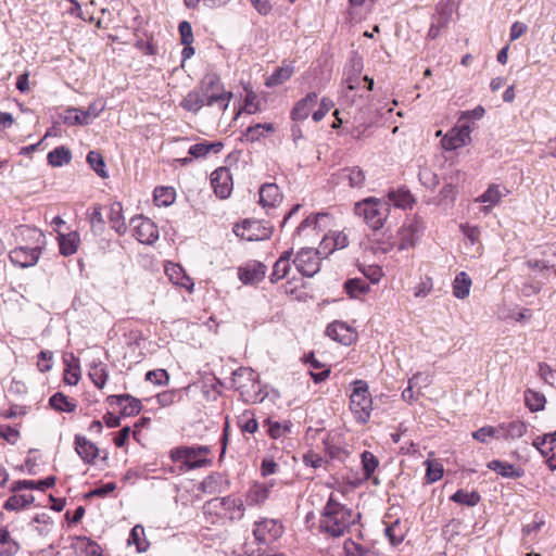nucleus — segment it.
Instances as JSON below:
<instances>
[{"label": "nucleus", "mask_w": 556, "mask_h": 556, "mask_svg": "<svg viewBox=\"0 0 556 556\" xmlns=\"http://www.w3.org/2000/svg\"><path fill=\"white\" fill-rule=\"evenodd\" d=\"M359 517L358 513H354L330 496L324 507L319 527L332 536H341L352 525L356 523Z\"/></svg>", "instance_id": "nucleus-1"}, {"label": "nucleus", "mask_w": 556, "mask_h": 556, "mask_svg": "<svg viewBox=\"0 0 556 556\" xmlns=\"http://www.w3.org/2000/svg\"><path fill=\"white\" fill-rule=\"evenodd\" d=\"M21 233L27 235L35 245L15 248L10 252L9 257L14 265L22 268L34 266L39 260L45 235L39 229L30 227H22Z\"/></svg>", "instance_id": "nucleus-2"}, {"label": "nucleus", "mask_w": 556, "mask_h": 556, "mask_svg": "<svg viewBox=\"0 0 556 556\" xmlns=\"http://www.w3.org/2000/svg\"><path fill=\"white\" fill-rule=\"evenodd\" d=\"M354 212L357 216L363 217L370 228L378 230L383 227L390 208L386 200L370 197L357 202Z\"/></svg>", "instance_id": "nucleus-3"}, {"label": "nucleus", "mask_w": 556, "mask_h": 556, "mask_svg": "<svg viewBox=\"0 0 556 556\" xmlns=\"http://www.w3.org/2000/svg\"><path fill=\"white\" fill-rule=\"evenodd\" d=\"M353 390L350 395V409L358 424L365 425L370 419L372 399L368 384L364 380L353 381Z\"/></svg>", "instance_id": "nucleus-4"}, {"label": "nucleus", "mask_w": 556, "mask_h": 556, "mask_svg": "<svg viewBox=\"0 0 556 556\" xmlns=\"http://www.w3.org/2000/svg\"><path fill=\"white\" fill-rule=\"evenodd\" d=\"M201 91L206 99V105L213 106L217 104L220 110L225 111L232 93L224 89L220 77L215 73L206 74L201 81Z\"/></svg>", "instance_id": "nucleus-5"}, {"label": "nucleus", "mask_w": 556, "mask_h": 556, "mask_svg": "<svg viewBox=\"0 0 556 556\" xmlns=\"http://www.w3.org/2000/svg\"><path fill=\"white\" fill-rule=\"evenodd\" d=\"M232 386L247 402L258 400V377L252 368L240 367L232 374Z\"/></svg>", "instance_id": "nucleus-6"}, {"label": "nucleus", "mask_w": 556, "mask_h": 556, "mask_svg": "<svg viewBox=\"0 0 556 556\" xmlns=\"http://www.w3.org/2000/svg\"><path fill=\"white\" fill-rule=\"evenodd\" d=\"M208 453L206 446H178L170 451L173 462L181 463L184 471L201 468L206 464L204 456Z\"/></svg>", "instance_id": "nucleus-7"}, {"label": "nucleus", "mask_w": 556, "mask_h": 556, "mask_svg": "<svg viewBox=\"0 0 556 556\" xmlns=\"http://www.w3.org/2000/svg\"><path fill=\"white\" fill-rule=\"evenodd\" d=\"M203 509L210 514L224 510L231 521L241 520L245 511L243 501L232 495L212 498L204 504Z\"/></svg>", "instance_id": "nucleus-8"}, {"label": "nucleus", "mask_w": 556, "mask_h": 556, "mask_svg": "<svg viewBox=\"0 0 556 556\" xmlns=\"http://www.w3.org/2000/svg\"><path fill=\"white\" fill-rule=\"evenodd\" d=\"M130 227L134 237L143 244H152L159 239L157 226L143 216H136L130 219Z\"/></svg>", "instance_id": "nucleus-9"}, {"label": "nucleus", "mask_w": 556, "mask_h": 556, "mask_svg": "<svg viewBox=\"0 0 556 556\" xmlns=\"http://www.w3.org/2000/svg\"><path fill=\"white\" fill-rule=\"evenodd\" d=\"M293 264L303 276L313 277L320 269L319 252L311 248H303L296 253Z\"/></svg>", "instance_id": "nucleus-10"}, {"label": "nucleus", "mask_w": 556, "mask_h": 556, "mask_svg": "<svg viewBox=\"0 0 556 556\" xmlns=\"http://www.w3.org/2000/svg\"><path fill=\"white\" fill-rule=\"evenodd\" d=\"M471 126L464 122L451 128L441 140L444 150L453 151L465 147L470 141Z\"/></svg>", "instance_id": "nucleus-11"}, {"label": "nucleus", "mask_w": 556, "mask_h": 556, "mask_svg": "<svg viewBox=\"0 0 556 556\" xmlns=\"http://www.w3.org/2000/svg\"><path fill=\"white\" fill-rule=\"evenodd\" d=\"M235 233L247 241H261L270 237L271 227L263 225L260 220L247 219L242 225L236 226Z\"/></svg>", "instance_id": "nucleus-12"}, {"label": "nucleus", "mask_w": 556, "mask_h": 556, "mask_svg": "<svg viewBox=\"0 0 556 556\" xmlns=\"http://www.w3.org/2000/svg\"><path fill=\"white\" fill-rule=\"evenodd\" d=\"M283 532L282 526L274 519H264L254 523L253 535L258 544L276 541Z\"/></svg>", "instance_id": "nucleus-13"}, {"label": "nucleus", "mask_w": 556, "mask_h": 556, "mask_svg": "<svg viewBox=\"0 0 556 556\" xmlns=\"http://www.w3.org/2000/svg\"><path fill=\"white\" fill-rule=\"evenodd\" d=\"M424 232L422 223L416 218H413L404 224L400 231V244L399 250L412 249L419 241Z\"/></svg>", "instance_id": "nucleus-14"}, {"label": "nucleus", "mask_w": 556, "mask_h": 556, "mask_svg": "<svg viewBox=\"0 0 556 556\" xmlns=\"http://www.w3.org/2000/svg\"><path fill=\"white\" fill-rule=\"evenodd\" d=\"M211 184L218 198L227 199L233 186L230 170L227 167L215 169L211 175Z\"/></svg>", "instance_id": "nucleus-15"}, {"label": "nucleus", "mask_w": 556, "mask_h": 556, "mask_svg": "<svg viewBox=\"0 0 556 556\" xmlns=\"http://www.w3.org/2000/svg\"><path fill=\"white\" fill-rule=\"evenodd\" d=\"M363 68V62L361 58H353L351 60L350 68L345 72V84L349 90H356L359 88L362 81H366L367 89L372 90L374 80L368 76L359 77L361 71Z\"/></svg>", "instance_id": "nucleus-16"}, {"label": "nucleus", "mask_w": 556, "mask_h": 556, "mask_svg": "<svg viewBox=\"0 0 556 556\" xmlns=\"http://www.w3.org/2000/svg\"><path fill=\"white\" fill-rule=\"evenodd\" d=\"M326 333L330 339L343 345L352 344L357 337L356 331L343 321L331 323L327 327Z\"/></svg>", "instance_id": "nucleus-17"}, {"label": "nucleus", "mask_w": 556, "mask_h": 556, "mask_svg": "<svg viewBox=\"0 0 556 556\" xmlns=\"http://www.w3.org/2000/svg\"><path fill=\"white\" fill-rule=\"evenodd\" d=\"M108 402L121 406V414L125 417L138 415L142 409L140 400L130 394L110 395Z\"/></svg>", "instance_id": "nucleus-18"}, {"label": "nucleus", "mask_w": 556, "mask_h": 556, "mask_svg": "<svg viewBox=\"0 0 556 556\" xmlns=\"http://www.w3.org/2000/svg\"><path fill=\"white\" fill-rule=\"evenodd\" d=\"M103 110L104 104L102 102H92L86 110L72 108V113H75L74 116H72V124L81 126L89 125Z\"/></svg>", "instance_id": "nucleus-19"}, {"label": "nucleus", "mask_w": 556, "mask_h": 556, "mask_svg": "<svg viewBox=\"0 0 556 556\" xmlns=\"http://www.w3.org/2000/svg\"><path fill=\"white\" fill-rule=\"evenodd\" d=\"M528 431V425L521 420L502 422L497 426L498 438L504 440H516L522 438Z\"/></svg>", "instance_id": "nucleus-20"}, {"label": "nucleus", "mask_w": 556, "mask_h": 556, "mask_svg": "<svg viewBox=\"0 0 556 556\" xmlns=\"http://www.w3.org/2000/svg\"><path fill=\"white\" fill-rule=\"evenodd\" d=\"M72 548L81 556H103L100 545L85 536H77L72 540Z\"/></svg>", "instance_id": "nucleus-21"}, {"label": "nucleus", "mask_w": 556, "mask_h": 556, "mask_svg": "<svg viewBox=\"0 0 556 556\" xmlns=\"http://www.w3.org/2000/svg\"><path fill=\"white\" fill-rule=\"evenodd\" d=\"M317 102V93L309 92L303 99L299 100L291 111V117L294 121H304L308 117L313 106Z\"/></svg>", "instance_id": "nucleus-22"}, {"label": "nucleus", "mask_w": 556, "mask_h": 556, "mask_svg": "<svg viewBox=\"0 0 556 556\" xmlns=\"http://www.w3.org/2000/svg\"><path fill=\"white\" fill-rule=\"evenodd\" d=\"M389 206H393L402 210L410 208L415 202L409 190L405 188L391 189L387 194Z\"/></svg>", "instance_id": "nucleus-23"}, {"label": "nucleus", "mask_w": 556, "mask_h": 556, "mask_svg": "<svg viewBox=\"0 0 556 556\" xmlns=\"http://www.w3.org/2000/svg\"><path fill=\"white\" fill-rule=\"evenodd\" d=\"M165 274L168 279L176 286L184 287L188 290H192L193 282L186 275L184 268L175 263H168L165 265Z\"/></svg>", "instance_id": "nucleus-24"}, {"label": "nucleus", "mask_w": 556, "mask_h": 556, "mask_svg": "<svg viewBox=\"0 0 556 556\" xmlns=\"http://www.w3.org/2000/svg\"><path fill=\"white\" fill-rule=\"evenodd\" d=\"M282 200L279 187L276 184H265L260 189V204L263 207H275Z\"/></svg>", "instance_id": "nucleus-25"}, {"label": "nucleus", "mask_w": 556, "mask_h": 556, "mask_svg": "<svg viewBox=\"0 0 556 556\" xmlns=\"http://www.w3.org/2000/svg\"><path fill=\"white\" fill-rule=\"evenodd\" d=\"M271 486V484L267 485L260 482L253 483L245 493V503L249 506H255L264 503L269 496Z\"/></svg>", "instance_id": "nucleus-26"}, {"label": "nucleus", "mask_w": 556, "mask_h": 556, "mask_svg": "<svg viewBox=\"0 0 556 556\" xmlns=\"http://www.w3.org/2000/svg\"><path fill=\"white\" fill-rule=\"evenodd\" d=\"M75 451L86 463L93 462L99 455V448L92 442L79 435H76Z\"/></svg>", "instance_id": "nucleus-27"}, {"label": "nucleus", "mask_w": 556, "mask_h": 556, "mask_svg": "<svg viewBox=\"0 0 556 556\" xmlns=\"http://www.w3.org/2000/svg\"><path fill=\"white\" fill-rule=\"evenodd\" d=\"M338 178L340 182H346L351 188H358L365 181V174L358 166L345 167L339 172Z\"/></svg>", "instance_id": "nucleus-28"}, {"label": "nucleus", "mask_w": 556, "mask_h": 556, "mask_svg": "<svg viewBox=\"0 0 556 556\" xmlns=\"http://www.w3.org/2000/svg\"><path fill=\"white\" fill-rule=\"evenodd\" d=\"M266 273V267L261 263H255L240 268L239 278L243 283H255L261 281Z\"/></svg>", "instance_id": "nucleus-29"}, {"label": "nucleus", "mask_w": 556, "mask_h": 556, "mask_svg": "<svg viewBox=\"0 0 556 556\" xmlns=\"http://www.w3.org/2000/svg\"><path fill=\"white\" fill-rule=\"evenodd\" d=\"M109 223L118 235H124L127 231V226L123 216L122 203L113 202L110 205Z\"/></svg>", "instance_id": "nucleus-30"}, {"label": "nucleus", "mask_w": 556, "mask_h": 556, "mask_svg": "<svg viewBox=\"0 0 556 556\" xmlns=\"http://www.w3.org/2000/svg\"><path fill=\"white\" fill-rule=\"evenodd\" d=\"M486 466L490 470L496 471L504 478H520L523 473V471L516 468L515 465L500 459H493L489 462Z\"/></svg>", "instance_id": "nucleus-31"}, {"label": "nucleus", "mask_w": 556, "mask_h": 556, "mask_svg": "<svg viewBox=\"0 0 556 556\" xmlns=\"http://www.w3.org/2000/svg\"><path fill=\"white\" fill-rule=\"evenodd\" d=\"M180 105L188 112L197 113L203 108V105H206V99L202 91L191 90L182 99Z\"/></svg>", "instance_id": "nucleus-32"}, {"label": "nucleus", "mask_w": 556, "mask_h": 556, "mask_svg": "<svg viewBox=\"0 0 556 556\" xmlns=\"http://www.w3.org/2000/svg\"><path fill=\"white\" fill-rule=\"evenodd\" d=\"M292 255V251H286L276 261L274 264L273 273L270 275V279L273 282L281 280L288 277V274L291 269L290 257Z\"/></svg>", "instance_id": "nucleus-33"}, {"label": "nucleus", "mask_w": 556, "mask_h": 556, "mask_svg": "<svg viewBox=\"0 0 556 556\" xmlns=\"http://www.w3.org/2000/svg\"><path fill=\"white\" fill-rule=\"evenodd\" d=\"M53 483H54V478L53 477H48L46 479L38 480V481H35V480H20V481H15V482L12 483L11 490L13 492H18V491H22V490H33V489H37V490L43 491V490L50 488Z\"/></svg>", "instance_id": "nucleus-34"}, {"label": "nucleus", "mask_w": 556, "mask_h": 556, "mask_svg": "<svg viewBox=\"0 0 556 556\" xmlns=\"http://www.w3.org/2000/svg\"><path fill=\"white\" fill-rule=\"evenodd\" d=\"M275 131V126L271 123L264 124H255L249 126L244 132V137L247 141L256 142L262 138L266 137V134H270Z\"/></svg>", "instance_id": "nucleus-35"}, {"label": "nucleus", "mask_w": 556, "mask_h": 556, "mask_svg": "<svg viewBox=\"0 0 556 556\" xmlns=\"http://www.w3.org/2000/svg\"><path fill=\"white\" fill-rule=\"evenodd\" d=\"M502 199V192L497 185H491L489 188L476 199L477 202L485 203L482 211L484 213H489L490 210L496 205Z\"/></svg>", "instance_id": "nucleus-36"}, {"label": "nucleus", "mask_w": 556, "mask_h": 556, "mask_svg": "<svg viewBox=\"0 0 556 556\" xmlns=\"http://www.w3.org/2000/svg\"><path fill=\"white\" fill-rule=\"evenodd\" d=\"M20 549L18 543L5 528H0V556H14Z\"/></svg>", "instance_id": "nucleus-37"}, {"label": "nucleus", "mask_w": 556, "mask_h": 556, "mask_svg": "<svg viewBox=\"0 0 556 556\" xmlns=\"http://www.w3.org/2000/svg\"><path fill=\"white\" fill-rule=\"evenodd\" d=\"M471 287V279L470 277L465 273H459L453 282V294L457 299H465L469 295Z\"/></svg>", "instance_id": "nucleus-38"}, {"label": "nucleus", "mask_w": 556, "mask_h": 556, "mask_svg": "<svg viewBox=\"0 0 556 556\" xmlns=\"http://www.w3.org/2000/svg\"><path fill=\"white\" fill-rule=\"evenodd\" d=\"M525 402L531 412H539L545 407V396L541 392L528 389L525 391Z\"/></svg>", "instance_id": "nucleus-39"}, {"label": "nucleus", "mask_w": 556, "mask_h": 556, "mask_svg": "<svg viewBox=\"0 0 556 556\" xmlns=\"http://www.w3.org/2000/svg\"><path fill=\"white\" fill-rule=\"evenodd\" d=\"M223 149L222 142H201L190 147L189 154L194 157H204L210 152L218 153Z\"/></svg>", "instance_id": "nucleus-40"}, {"label": "nucleus", "mask_w": 556, "mask_h": 556, "mask_svg": "<svg viewBox=\"0 0 556 556\" xmlns=\"http://www.w3.org/2000/svg\"><path fill=\"white\" fill-rule=\"evenodd\" d=\"M34 500L31 494H14L5 501L3 507L7 510H18L29 506Z\"/></svg>", "instance_id": "nucleus-41"}, {"label": "nucleus", "mask_w": 556, "mask_h": 556, "mask_svg": "<svg viewBox=\"0 0 556 556\" xmlns=\"http://www.w3.org/2000/svg\"><path fill=\"white\" fill-rule=\"evenodd\" d=\"M451 501L457 504L473 507L481 501V496L476 491L467 492L465 490H458L451 496Z\"/></svg>", "instance_id": "nucleus-42"}, {"label": "nucleus", "mask_w": 556, "mask_h": 556, "mask_svg": "<svg viewBox=\"0 0 556 556\" xmlns=\"http://www.w3.org/2000/svg\"><path fill=\"white\" fill-rule=\"evenodd\" d=\"M293 74L291 66L278 67L265 81L268 88L279 86L285 81L289 80Z\"/></svg>", "instance_id": "nucleus-43"}, {"label": "nucleus", "mask_w": 556, "mask_h": 556, "mask_svg": "<svg viewBox=\"0 0 556 556\" xmlns=\"http://www.w3.org/2000/svg\"><path fill=\"white\" fill-rule=\"evenodd\" d=\"M153 197L157 206H168L174 203L176 192L172 187H156Z\"/></svg>", "instance_id": "nucleus-44"}, {"label": "nucleus", "mask_w": 556, "mask_h": 556, "mask_svg": "<svg viewBox=\"0 0 556 556\" xmlns=\"http://www.w3.org/2000/svg\"><path fill=\"white\" fill-rule=\"evenodd\" d=\"M344 288H345L346 293L351 298H359L362 294L367 293L369 291L370 287L364 279L353 278V279H349L344 283Z\"/></svg>", "instance_id": "nucleus-45"}, {"label": "nucleus", "mask_w": 556, "mask_h": 556, "mask_svg": "<svg viewBox=\"0 0 556 556\" xmlns=\"http://www.w3.org/2000/svg\"><path fill=\"white\" fill-rule=\"evenodd\" d=\"M453 13V5L448 2H440L437 5L435 14L432 17V22L437 23L441 27H446Z\"/></svg>", "instance_id": "nucleus-46"}, {"label": "nucleus", "mask_w": 556, "mask_h": 556, "mask_svg": "<svg viewBox=\"0 0 556 556\" xmlns=\"http://www.w3.org/2000/svg\"><path fill=\"white\" fill-rule=\"evenodd\" d=\"M89 377L97 388L102 389L108 380L105 366L101 363L91 365L89 369Z\"/></svg>", "instance_id": "nucleus-47"}, {"label": "nucleus", "mask_w": 556, "mask_h": 556, "mask_svg": "<svg viewBox=\"0 0 556 556\" xmlns=\"http://www.w3.org/2000/svg\"><path fill=\"white\" fill-rule=\"evenodd\" d=\"M87 162L90 167L101 177H109L108 172L105 170V163L103 156L98 151H90L87 155Z\"/></svg>", "instance_id": "nucleus-48"}, {"label": "nucleus", "mask_w": 556, "mask_h": 556, "mask_svg": "<svg viewBox=\"0 0 556 556\" xmlns=\"http://www.w3.org/2000/svg\"><path fill=\"white\" fill-rule=\"evenodd\" d=\"M268 425V434L273 439L282 438L285 434L291 431L292 422L287 420L283 424L279 421L266 420Z\"/></svg>", "instance_id": "nucleus-49"}, {"label": "nucleus", "mask_w": 556, "mask_h": 556, "mask_svg": "<svg viewBox=\"0 0 556 556\" xmlns=\"http://www.w3.org/2000/svg\"><path fill=\"white\" fill-rule=\"evenodd\" d=\"M364 476L369 479L379 465L378 458L369 451H364L361 455Z\"/></svg>", "instance_id": "nucleus-50"}, {"label": "nucleus", "mask_w": 556, "mask_h": 556, "mask_svg": "<svg viewBox=\"0 0 556 556\" xmlns=\"http://www.w3.org/2000/svg\"><path fill=\"white\" fill-rule=\"evenodd\" d=\"M64 224H65V220L62 219L60 216H55L52 220L53 230L58 232V241H59L60 252L62 255L67 256V255H70V241L67 240L66 235L61 233L59 231V227Z\"/></svg>", "instance_id": "nucleus-51"}, {"label": "nucleus", "mask_w": 556, "mask_h": 556, "mask_svg": "<svg viewBox=\"0 0 556 556\" xmlns=\"http://www.w3.org/2000/svg\"><path fill=\"white\" fill-rule=\"evenodd\" d=\"M70 161V151L64 148H56L48 154V162L52 166H61Z\"/></svg>", "instance_id": "nucleus-52"}, {"label": "nucleus", "mask_w": 556, "mask_h": 556, "mask_svg": "<svg viewBox=\"0 0 556 556\" xmlns=\"http://www.w3.org/2000/svg\"><path fill=\"white\" fill-rule=\"evenodd\" d=\"M427 466L426 480L428 483H434L443 476V466L438 462L426 460Z\"/></svg>", "instance_id": "nucleus-53"}, {"label": "nucleus", "mask_w": 556, "mask_h": 556, "mask_svg": "<svg viewBox=\"0 0 556 556\" xmlns=\"http://www.w3.org/2000/svg\"><path fill=\"white\" fill-rule=\"evenodd\" d=\"M498 438L497 427L485 426L472 432V438L481 443H489L492 438Z\"/></svg>", "instance_id": "nucleus-54"}, {"label": "nucleus", "mask_w": 556, "mask_h": 556, "mask_svg": "<svg viewBox=\"0 0 556 556\" xmlns=\"http://www.w3.org/2000/svg\"><path fill=\"white\" fill-rule=\"evenodd\" d=\"M144 535V529L143 527L137 525L135 526L131 531L128 539L129 544H135L137 546L138 552H144L147 549L148 544L143 541H141V538Z\"/></svg>", "instance_id": "nucleus-55"}, {"label": "nucleus", "mask_w": 556, "mask_h": 556, "mask_svg": "<svg viewBox=\"0 0 556 556\" xmlns=\"http://www.w3.org/2000/svg\"><path fill=\"white\" fill-rule=\"evenodd\" d=\"M245 90H247V94H245V98H244L243 111L247 114H255V113H257L261 110L260 101L257 99V96L251 89L245 88Z\"/></svg>", "instance_id": "nucleus-56"}, {"label": "nucleus", "mask_w": 556, "mask_h": 556, "mask_svg": "<svg viewBox=\"0 0 556 556\" xmlns=\"http://www.w3.org/2000/svg\"><path fill=\"white\" fill-rule=\"evenodd\" d=\"M88 218L91 225V228L94 231H102L104 227V219L102 217L101 206H93L92 211L88 213Z\"/></svg>", "instance_id": "nucleus-57"}, {"label": "nucleus", "mask_w": 556, "mask_h": 556, "mask_svg": "<svg viewBox=\"0 0 556 556\" xmlns=\"http://www.w3.org/2000/svg\"><path fill=\"white\" fill-rule=\"evenodd\" d=\"M146 379L156 386H164L168 383L169 376L165 369H155L148 371Z\"/></svg>", "instance_id": "nucleus-58"}, {"label": "nucleus", "mask_w": 556, "mask_h": 556, "mask_svg": "<svg viewBox=\"0 0 556 556\" xmlns=\"http://www.w3.org/2000/svg\"><path fill=\"white\" fill-rule=\"evenodd\" d=\"M49 404L55 410L70 412V401L61 392H58L54 395H52L50 397Z\"/></svg>", "instance_id": "nucleus-59"}, {"label": "nucleus", "mask_w": 556, "mask_h": 556, "mask_svg": "<svg viewBox=\"0 0 556 556\" xmlns=\"http://www.w3.org/2000/svg\"><path fill=\"white\" fill-rule=\"evenodd\" d=\"M178 30L184 46H189L193 42V33L191 24L187 21L179 23Z\"/></svg>", "instance_id": "nucleus-60"}, {"label": "nucleus", "mask_w": 556, "mask_h": 556, "mask_svg": "<svg viewBox=\"0 0 556 556\" xmlns=\"http://www.w3.org/2000/svg\"><path fill=\"white\" fill-rule=\"evenodd\" d=\"M333 106V101L329 98H323L320 100L319 109L313 112L312 117L315 122H320L325 115L331 110Z\"/></svg>", "instance_id": "nucleus-61"}, {"label": "nucleus", "mask_w": 556, "mask_h": 556, "mask_svg": "<svg viewBox=\"0 0 556 556\" xmlns=\"http://www.w3.org/2000/svg\"><path fill=\"white\" fill-rule=\"evenodd\" d=\"M321 216H325V215L316 214V215H311V216L306 217L296 228L295 236L296 237L301 236L303 233V231L306 230L307 228H312L313 230H316L318 218Z\"/></svg>", "instance_id": "nucleus-62"}, {"label": "nucleus", "mask_w": 556, "mask_h": 556, "mask_svg": "<svg viewBox=\"0 0 556 556\" xmlns=\"http://www.w3.org/2000/svg\"><path fill=\"white\" fill-rule=\"evenodd\" d=\"M419 180L427 188H434L439 182L438 176L429 168H424L419 172Z\"/></svg>", "instance_id": "nucleus-63"}, {"label": "nucleus", "mask_w": 556, "mask_h": 556, "mask_svg": "<svg viewBox=\"0 0 556 556\" xmlns=\"http://www.w3.org/2000/svg\"><path fill=\"white\" fill-rule=\"evenodd\" d=\"M399 521L386 528V535L392 545H399L404 540L403 533H397Z\"/></svg>", "instance_id": "nucleus-64"}]
</instances>
